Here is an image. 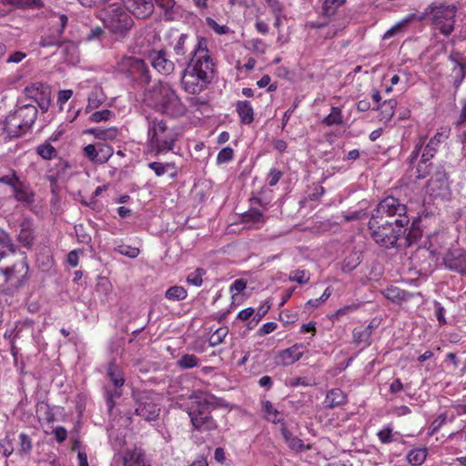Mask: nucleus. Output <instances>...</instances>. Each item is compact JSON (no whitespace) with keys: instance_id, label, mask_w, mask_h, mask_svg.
I'll list each match as a JSON object with an SVG mask.
<instances>
[{"instance_id":"obj_54","label":"nucleus","mask_w":466,"mask_h":466,"mask_svg":"<svg viewBox=\"0 0 466 466\" xmlns=\"http://www.w3.org/2000/svg\"><path fill=\"white\" fill-rule=\"evenodd\" d=\"M18 240L24 245V246H29L32 243L33 236L31 230L25 227L22 226V228L20 229V232L18 234Z\"/></svg>"},{"instance_id":"obj_30","label":"nucleus","mask_w":466,"mask_h":466,"mask_svg":"<svg viewBox=\"0 0 466 466\" xmlns=\"http://www.w3.org/2000/svg\"><path fill=\"white\" fill-rule=\"evenodd\" d=\"M322 123L328 127L341 125L343 123L342 110L338 106H332L330 113L323 118Z\"/></svg>"},{"instance_id":"obj_25","label":"nucleus","mask_w":466,"mask_h":466,"mask_svg":"<svg viewBox=\"0 0 466 466\" xmlns=\"http://www.w3.org/2000/svg\"><path fill=\"white\" fill-rule=\"evenodd\" d=\"M85 134H89L94 136L96 138L100 140H114L117 137L118 130L116 127H109V128H89L86 129Z\"/></svg>"},{"instance_id":"obj_57","label":"nucleus","mask_w":466,"mask_h":466,"mask_svg":"<svg viewBox=\"0 0 466 466\" xmlns=\"http://www.w3.org/2000/svg\"><path fill=\"white\" fill-rule=\"evenodd\" d=\"M345 2L346 0H325L323 7L327 14H333L335 10L343 5Z\"/></svg>"},{"instance_id":"obj_22","label":"nucleus","mask_w":466,"mask_h":466,"mask_svg":"<svg viewBox=\"0 0 466 466\" xmlns=\"http://www.w3.org/2000/svg\"><path fill=\"white\" fill-rule=\"evenodd\" d=\"M444 264L450 269L466 274V253L451 251L445 256Z\"/></svg>"},{"instance_id":"obj_13","label":"nucleus","mask_w":466,"mask_h":466,"mask_svg":"<svg viewBox=\"0 0 466 466\" xmlns=\"http://www.w3.org/2000/svg\"><path fill=\"white\" fill-rule=\"evenodd\" d=\"M24 95L26 99L36 103L43 111L48 109L50 104V89L48 86L41 82L32 83L25 87Z\"/></svg>"},{"instance_id":"obj_40","label":"nucleus","mask_w":466,"mask_h":466,"mask_svg":"<svg viewBox=\"0 0 466 466\" xmlns=\"http://www.w3.org/2000/svg\"><path fill=\"white\" fill-rule=\"evenodd\" d=\"M115 116L114 112L108 109H104L100 111H96L92 113L89 116V120L94 123H100L110 120Z\"/></svg>"},{"instance_id":"obj_62","label":"nucleus","mask_w":466,"mask_h":466,"mask_svg":"<svg viewBox=\"0 0 466 466\" xmlns=\"http://www.w3.org/2000/svg\"><path fill=\"white\" fill-rule=\"evenodd\" d=\"M378 438L382 443H390L392 441L391 438V429L387 427L380 431L378 433Z\"/></svg>"},{"instance_id":"obj_33","label":"nucleus","mask_w":466,"mask_h":466,"mask_svg":"<svg viewBox=\"0 0 466 466\" xmlns=\"http://www.w3.org/2000/svg\"><path fill=\"white\" fill-rule=\"evenodd\" d=\"M360 260L361 259H360V256L359 253H357V252L350 253L344 258V260L342 262V266H341L342 271L350 272V271L353 270L360 265Z\"/></svg>"},{"instance_id":"obj_35","label":"nucleus","mask_w":466,"mask_h":466,"mask_svg":"<svg viewBox=\"0 0 466 466\" xmlns=\"http://www.w3.org/2000/svg\"><path fill=\"white\" fill-rule=\"evenodd\" d=\"M244 222H250L255 226L262 225L265 222V218L262 212L258 209H250L243 215Z\"/></svg>"},{"instance_id":"obj_56","label":"nucleus","mask_w":466,"mask_h":466,"mask_svg":"<svg viewBox=\"0 0 466 466\" xmlns=\"http://www.w3.org/2000/svg\"><path fill=\"white\" fill-rule=\"evenodd\" d=\"M85 156L92 162L98 163V147L94 145H87L84 147Z\"/></svg>"},{"instance_id":"obj_48","label":"nucleus","mask_w":466,"mask_h":466,"mask_svg":"<svg viewBox=\"0 0 466 466\" xmlns=\"http://www.w3.org/2000/svg\"><path fill=\"white\" fill-rule=\"evenodd\" d=\"M234 151L230 147L222 148L217 155V163L225 164L233 159Z\"/></svg>"},{"instance_id":"obj_34","label":"nucleus","mask_w":466,"mask_h":466,"mask_svg":"<svg viewBox=\"0 0 466 466\" xmlns=\"http://www.w3.org/2000/svg\"><path fill=\"white\" fill-rule=\"evenodd\" d=\"M187 296V290L181 286H173L166 291V298L173 301L185 299Z\"/></svg>"},{"instance_id":"obj_15","label":"nucleus","mask_w":466,"mask_h":466,"mask_svg":"<svg viewBox=\"0 0 466 466\" xmlns=\"http://www.w3.org/2000/svg\"><path fill=\"white\" fill-rule=\"evenodd\" d=\"M451 127L448 126L441 127L437 129L435 135L431 137L425 146L422 155L421 163L426 164L437 153L439 147L450 137Z\"/></svg>"},{"instance_id":"obj_2","label":"nucleus","mask_w":466,"mask_h":466,"mask_svg":"<svg viewBox=\"0 0 466 466\" xmlns=\"http://www.w3.org/2000/svg\"><path fill=\"white\" fill-rule=\"evenodd\" d=\"M147 153L155 157L173 152L179 134L163 119L147 117Z\"/></svg>"},{"instance_id":"obj_10","label":"nucleus","mask_w":466,"mask_h":466,"mask_svg":"<svg viewBox=\"0 0 466 466\" xmlns=\"http://www.w3.org/2000/svg\"><path fill=\"white\" fill-rule=\"evenodd\" d=\"M157 396L152 392L144 391L136 396L137 407L135 413L145 420H154L159 415L157 403Z\"/></svg>"},{"instance_id":"obj_11","label":"nucleus","mask_w":466,"mask_h":466,"mask_svg":"<svg viewBox=\"0 0 466 466\" xmlns=\"http://www.w3.org/2000/svg\"><path fill=\"white\" fill-rule=\"evenodd\" d=\"M28 265L25 258L15 260L12 266L0 267V277L12 287L19 286L26 278Z\"/></svg>"},{"instance_id":"obj_18","label":"nucleus","mask_w":466,"mask_h":466,"mask_svg":"<svg viewBox=\"0 0 466 466\" xmlns=\"http://www.w3.org/2000/svg\"><path fill=\"white\" fill-rule=\"evenodd\" d=\"M124 466H151L145 451L138 447L127 449L122 456Z\"/></svg>"},{"instance_id":"obj_41","label":"nucleus","mask_w":466,"mask_h":466,"mask_svg":"<svg viewBox=\"0 0 466 466\" xmlns=\"http://www.w3.org/2000/svg\"><path fill=\"white\" fill-rule=\"evenodd\" d=\"M206 271L202 268H197L193 272L189 273L187 277V282L189 285L195 287H200L203 283V276Z\"/></svg>"},{"instance_id":"obj_49","label":"nucleus","mask_w":466,"mask_h":466,"mask_svg":"<svg viewBox=\"0 0 466 466\" xmlns=\"http://www.w3.org/2000/svg\"><path fill=\"white\" fill-rule=\"evenodd\" d=\"M98 163H106L113 155V148L107 145H99L98 147Z\"/></svg>"},{"instance_id":"obj_8","label":"nucleus","mask_w":466,"mask_h":466,"mask_svg":"<svg viewBox=\"0 0 466 466\" xmlns=\"http://www.w3.org/2000/svg\"><path fill=\"white\" fill-rule=\"evenodd\" d=\"M406 226H397L395 222L385 221L379 225L375 223L374 228H369L374 241L381 247L390 248L397 244L398 239L405 233Z\"/></svg>"},{"instance_id":"obj_44","label":"nucleus","mask_w":466,"mask_h":466,"mask_svg":"<svg viewBox=\"0 0 466 466\" xmlns=\"http://www.w3.org/2000/svg\"><path fill=\"white\" fill-rule=\"evenodd\" d=\"M37 154L44 159H52L56 156V149L50 144H41L36 148Z\"/></svg>"},{"instance_id":"obj_43","label":"nucleus","mask_w":466,"mask_h":466,"mask_svg":"<svg viewBox=\"0 0 466 466\" xmlns=\"http://www.w3.org/2000/svg\"><path fill=\"white\" fill-rule=\"evenodd\" d=\"M382 293L387 299L391 300L393 302L401 300L404 298L403 291L396 287H389L385 289L382 291Z\"/></svg>"},{"instance_id":"obj_7","label":"nucleus","mask_w":466,"mask_h":466,"mask_svg":"<svg viewBox=\"0 0 466 466\" xmlns=\"http://www.w3.org/2000/svg\"><path fill=\"white\" fill-rule=\"evenodd\" d=\"M187 414L194 429L210 431L217 429L218 424L210 415V406L206 400H196L187 408Z\"/></svg>"},{"instance_id":"obj_51","label":"nucleus","mask_w":466,"mask_h":466,"mask_svg":"<svg viewBox=\"0 0 466 466\" xmlns=\"http://www.w3.org/2000/svg\"><path fill=\"white\" fill-rule=\"evenodd\" d=\"M228 335L227 328L218 329L210 337L209 343L211 346H217L223 342L224 339Z\"/></svg>"},{"instance_id":"obj_14","label":"nucleus","mask_w":466,"mask_h":466,"mask_svg":"<svg viewBox=\"0 0 466 466\" xmlns=\"http://www.w3.org/2000/svg\"><path fill=\"white\" fill-rule=\"evenodd\" d=\"M117 70L134 78H147L144 61L134 56L123 57L117 63Z\"/></svg>"},{"instance_id":"obj_20","label":"nucleus","mask_w":466,"mask_h":466,"mask_svg":"<svg viewBox=\"0 0 466 466\" xmlns=\"http://www.w3.org/2000/svg\"><path fill=\"white\" fill-rule=\"evenodd\" d=\"M107 375L113 385L116 387L114 392L107 391V405L109 409H112L114 405L113 399L121 395L120 388L124 385L125 379L121 370L113 364L109 365Z\"/></svg>"},{"instance_id":"obj_6","label":"nucleus","mask_w":466,"mask_h":466,"mask_svg":"<svg viewBox=\"0 0 466 466\" xmlns=\"http://www.w3.org/2000/svg\"><path fill=\"white\" fill-rule=\"evenodd\" d=\"M384 214L388 217L397 216L398 218L394 221L397 226H408L410 222L406 206L400 203L398 198L387 197L379 203L377 208L372 213L371 218L369 221V228H374L377 219L382 218Z\"/></svg>"},{"instance_id":"obj_47","label":"nucleus","mask_w":466,"mask_h":466,"mask_svg":"<svg viewBox=\"0 0 466 466\" xmlns=\"http://www.w3.org/2000/svg\"><path fill=\"white\" fill-rule=\"evenodd\" d=\"M115 251L131 258H135L139 255V249L137 248L124 244L116 247Z\"/></svg>"},{"instance_id":"obj_24","label":"nucleus","mask_w":466,"mask_h":466,"mask_svg":"<svg viewBox=\"0 0 466 466\" xmlns=\"http://www.w3.org/2000/svg\"><path fill=\"white\" fill-rule=\"evenodd\" d=\"M148 167L154 171L157 177H162L166 173L171 171L170 177L174 178L177 177V168L173 162H150Z\"/></svg>"},{"instance_id":"obj_12","label":"nucleus","mask_w":466,"mask_h":466,"mask_svg":"<svg viewBox=\"0 0 466 466\" xmlns=\"http://www.w3.org/2000/svg\"><path fill=\"white\" fill-rule=\"evenodd\" d=\"M0 183L5 184L12 188L13 195L16 200L26 203L33 201L34 195L29 185L21 180L14 171L1 177Z\"/></svg>"},{"instance_id":"obj_45","label":"nucleus","mask_w":466,"mask_h":466,"mask_svg":"<svg viewBox=\"0 0 466 466\" xmlns=\"http://www.w3.org/2000/svg\"><path fill=\"white\" fill-rule=\"evenodd\" d=\"M417 19V15L415 14H410L406 18H404L402 21H400V23H398L397 25H395L393 27H391L390 29H389L385 35H384V38H390L391 36H393L397 32H399L400 30V28L402 26H404L405 25H407L409 22L412 21V20H415Z\"/></svg>"},{"instance_id":"obj_28","label":"nucleus","mask_w":466,"mask_h":466,"mask_svg":"<svg viewBox=\"0 0 466 466\" xmlns=\"http://www.w3.org/2000/svg\"><path fill=\"white\" fill-rule=\"evenodd\" d=\"M262 410L264 412L265 419L272 423L276 424L283 420L279 411L268 400L262 403Z\"/></svg>"},{"instance_id":"obj_19","label":"nucleus","mask_w":466,"mask_h":466,"mask_svg":"<svg viewBox=\"0 0 466 466\" xmlns=\"http://www.w3.org/2000/svg\"><path fill=\"white\" fill-rule=\"evenodd\" d=\"M123 3L127 12L138 18L149 16L154 10L152 0H123Z\"/></svg>"},{"instance_id":"obj_58","label":"nucleus","mask_w":466,"mask_h":466,"mask_svg":"<svg viewBox=\"0 0 466 466\" xmlns=\"http://www.w3.org/2000/svg\"><path fill=\"white\" fill-rule=\"evenodd\" d=\"M247 287V282L243 279H236L231 285H230V292L232 294V298L234 299L235 296L241 293Z\"/></svg>"},{"instance_id":"obj_64","label":"nucleus","mask_w":466,"mask_h":466,"mask_svg":"<svg viewBox=\"0 0 466 466\" xmlns=\"http://www.w3.org/2000/svg\"><path fill=\"white\" fill-rule=\"evenodd\" d=\"M104 31L100 26H96L89 30V32L86 35V39L87 41H93L96 39H100V37L103 35Z\"/></svg>"},{"instance_id":"obj_3","label":"nucleus","mask_w":466,"mask_h":466,"mask_svg":"<svg viewBox=\"0 0 466 466\" xmlns=\"http://www.w3.org/2000/svg\"><path fill=\"white\" fill-rule=\"evenodd\" d=\"M145 102L156 111L172 117L183 116L187 106L176 90L167 83L159 82L145 94Z\"/></svg>"},{"instance_id":"obj_52","label":"nucleus","mask_w":466,"mask_h":466,"mask_svg":"<svg viewBox=\"0 0 466 466\" xmlns=\"http://www.w3.org/2000/svg\"><path fill=\"white\" fill-rule=\"evenodd\" d=\"M331 296V290H330V288H327L323 294L318 298V299H309L306 306L307 307H310V308H318L319 307L322 303H324L326 300H328V299Z\"/></svg>"},{"instance_id":"obj_50","label":"nucleus","mask_w":466,"mask_h":466,"mask_svg":"<svg viewBox=\"0 0 466 466\" xmlns=\"http://www.w3.org/2000/svg\"><path fill=\"white\" fill-rule=\"evenodd\" d=\"M289 279L299 284H305L309 280V274L303 269H297L290 273Z\"/></svg>"},{"instance_id":"obj_31","label":"nucleus","mask_w":466,"mask_h":466,"mask_svg":"<svg viewBox=\"0 0 466 466\" xmlns=\"http://www.w3.org/2000/svg\"><path fill=\"white\" fill-rule=\"evenodd\" d=\"M60 53L66 56V61L75 63L77 58V48L73 42L59 45Z\"/></svg>"},{"instance_id":"obj_21","label":"nucleus","mask_w":466,"mask_h":466,"mask_svg":"<svg viewBox=\"0 0 466 466\" xmlns=\"http://www.w3.org/2000/svg\"><path fill=\"white\" fill-rule=\"evenodd\" d=\"M77 88L82 90L86 88H91V92L87 96V102H89V107H98L106 100V96L102 91V88L96 84L86 80L78 84Z\"/></svg>"},{"instance_id":"obj_32","label":"nucleus","mask_w":466,"mask_h":466,"mask_svg":"<svg viewBox=\"0 0 466 466\" xmlns=\"http://www.w3.org/2000/svg\"><path fill=\"white\" fill-rule=\"evenodd\" d=\"M55 19L57 20V23L59 24V27L56 29V32H57V36L54 39H42L41 41V45L43 46H52V45H58L59 44V36L64 29V27L66 26V23H67V17L66 15H58L57 16H55L54 17Z\"/></svg>"},{"instance_id":"obj_9","label":"nucleus","mask_w":466,"mask_h":466,"mask_svg":"<svg viewBox=\"0 0 466 466\" xmlns=\"http://www.w3.org/2000/svg\"><path fill=\"white\" fill-rule=\"evenodd\" d=\"M426 193L433 199H448L451 196L447 173L442 167L438 168L429 179Z\"/></svg>"},{"instance_id":"obj_63","label":"nucleus","mask_w":466,"mask_h":466,"mask_svg":"<svg viewBox=\"0 0 466 466\" xmlns=\"http://www.w3.org/2000/svg\"><path fill=\"white\" fill-rule=\"evenodd\" d=\"M73 91L71 89L61 90L58 93L57 102L62 106L72 97Z\"/></svg>"},{"instance_id":"obj_17","label":"nucleus","mask_w":466,"mask_h":466,"mask_svg":"<svg viewBox=\"0 0 466 466\" xmlns=\"http://www.w3.org/2000/svg\"><path fill=\"white\" fill-rule=\"evenodd\" d=\"M305 351L306 346L302 343H297L279 352L277 356L278 363L283 366H289L298 361Z\"/></svg>"},{"instance_id":"obj_37","label":"nucleus","mask_w":466,"mask_h":466,"mask_svg":"<svg viewBox=\"0 0 466 466\" xmlns=\"http://www.w3.org/2000/svg\"><path fill=\"white\" fill-rule=\"evenodd\" d=\"M454 76V86L459 87L466 75V63L462 61L455 60V66L453 67Z\"/></svg>"},{"instance_id":"obj_23","label":"nucleus","mask_w":466,"mask_h":466,"mask_svg":"<svg viewBox=\"0 0 466 466\" xmlns=\"http://www.w3.org/2000/svg\"><path fill=\"white\" fill-rule=\"evenodd\" d=\"M236 111L243 125H249L254 120V110L248 101H238L236 104Z\"/></svg>"},{"instance_id":"obj_26","label":"nucleus","mask_w":466,"mask_h":466,"mask_svg":"<svg viewBox=\"0 0 466 466\" xmlns=\"http://www.w3.org/2000/svg\"><path fill=\"white\" fill-rule=\"evenodd\" d=\"M345 401V393L339 389H332L326 395L325 405L328 408H335L342 405Z\"/></svg>"},{"instance_id":"obj_53","label":"nucleus","mask_w":466,"mask_h":466,"mask_svg":"<svg viewBox=\"0 0 466 466\" xmlns=\"http://www.w3.org/2000/svg\"><path fill=\"white\" fill-rule=\"evenodd\" d=\"M426 139H427V136H420L418 137L416 145L409 157L410 163H413L418 158L420 152L425 144Z\"/></svg>"},{"instance_id":"obj_29","label":"nucleus","mask_w":466,"mask_h":466,"mask_svg":"<svg viewBox=\"0 0 466 466\" xmlns=\"http://www.w3.org/2000/svg\"><path fill=\"white\" fill-rule=\"evenodd\" d=\"M280 431H281V435H282L283 439L285 440V441L287 442V444L289 445V447L291 450L296 451L303 450V448H304L303 441L300 439H299L298 437L293 436L291 434V432L286 427H282Z\"/></svg>"},{"instance_id":"obj_38","label":"nucleus","mask_w":466,"mask_h":466,"mask_svg":"<svg viewBox=\"0 0 466 466\" xmlns=\"http://www.w3.org/2000/svg\"><path fill=\"white\" fill-rule=\"evenodd\" d=\"M177 363L183 370L191 369L198 365V359L194 354H184Z\"/></svg>"},{"instance_id":"obj_27","label":"nucleus","mask_w":466,"mask_h":466,"mask_svg":"<svg viewBox=\"0 0 466 466\" xmlns=\"http://www.w3.org/2000/svg\"><path fill=\"white\" fill-rule=\"evenodd\" d=\"M428 455V450L426 448H416L410 451L406 456L408 462L412 466L421 465Z\"/></svg>"},{"instance_id":"obj_61","label":"nucleus","mask_w":466,"mask_h":466,"mask_svg":"<svg viewBox=\"0 0 466 466\" xmlns=\"http://www.w3.org/2000/svg\"><path fill=\"white\" fill-rule=\"evenodd\" d=\"M277 328L278 324L276 322H267L259 328L258 333L259 336H265L267 334L273 332Z\"/></svg>"},{"instance_id":"obj_42","label":"nucleus","mask_w":466,"mask_h":466,"mask_svg":"<svg viewBox=\"0 0 466 466\" xmlns=\"http://www.w3.org/2000/svg\"><path fill=\"white\" fill-rule=\"evenodd\" d=\"M5 4L17 8L36 7L41 5V0H3Z\"/></svg>"},{"instance_id":"obj_39","label":"nucleus","mask_w":466,"mask_h":466,"mask_svg":"<svg viewBox=\"0 0 466 466\" xmlns=\"http://www.w3.org/2000/svg\"><path fill=\"white\" fill-rule=\"evenodd\" d=\"M447 15L450 17V19L447 20V22L440 26L441 32L445 35H449L453 31V17L455 15V7H448L446 9Z\"/></svg>"},{"instance_id":"obj_36","label":"nucleus","mask_w":466,"mask_h":466,"mask_svg":"<svg viewBox=\"0 0 466 466\" xmlns=\"http://www.w3.org/2000/svg\"><path fill=\"white\" fill-rule=\"evenodd\" d=\"M371 335L370 326L366 327L363 329H354L353 338L354 341L358 344L369 345Z\"/></svg>"},{"instance_id":"obj_1","label":"nucleus","mask_w":466,"mask_h":466,"mask_svg":"<svg viewBox=\"0 0 466 466\" xmlns=\"http://www.w3.org/2000/svg\"><path fill=\"white\" fill-rule=\"evenodd\" d=\"M214 63L208 48V41L198 37L192 51V57L181 76L182 88L189 94L201 93L211 82Z\"/></svg>"},{"instance_id":"obj_55","label":"nucleus","mask_w":466,"mask_h":466,"mask_svg":"<svg viewBox=\"0 0 466 466\" xmlns=\"http://www.w3.org/2000/svg\"><path fill=\"white\" fill-rule=\"evenodd\" d=\"M187 35L186 34H181L176 43V45L174 46V51L176 53V55L177 56H184L185 53H186V42H187Z\"/></svg>"},{"instance_id":"obj_59","label":"nucleus","mask_w":466,"mask_h":466,"mask_svg":"<svg viewBox=\"0 0 466 466\" xmlns=\"http://www.w3.org/2000/svg\"><path fill=\"white\" fill-rule=\"evenodd\" d=\"M448 416L446 413H441L431 424V433L437 432L441 427L447 421Z\"/></svg>"},{"instance_id":"obj_5","label":"nucleus","mask_w":466,"mask_h":466,"mask_svg":"<svg viewBox=\"0 0 466 466\" xmlns=\"http://www.w3.org/2000/svg\"><path fill=\"white\" fill-rule=\"evenodd\" d=\"M97 17L116 37H124L133 26V19L121 4L114 3L101 9Z\"/></svg>"},{"instance_id":"obj_46","label":"nucleus","mask_w":466,"mask_h":466,"mask_svg":"<svg viewBox=\"0 0 466 466\" xmlns=\"http://www.w3.org/2000/svg\"><path fill=\"white\" fill-rule=\"evenodd\" d=\"M207 25L212 29L217 35H222L229 33V27L226 25L218 24L213 18L207 17L206 18Z\"/></svg>"},{"instance_id":"obj_16","label":"nucleus","mask_w":466,"mask_h":466,"mask_svg":"<svg viewBox=\"0 0 466 466\" xmlns=\"http://www.w3.org/2000/svg\"><path fill=\"white\" fill-rule=\"evenodd\" d=\"M149 59L152 66L160 74L168 76L174 69V63L167 57V54L163 51H153L149 54Z\"/></svg>"},{"instance_id":"obj_4","label":"nucleus","mask_w":466,"mask_h":466,"mask_svg":"<svg viewBox=\"0 0 466 466\" xmlns=\"http://www.w3.org/2000/svg\"><path fill=\"white\" fill-rule=\"evenodd\" d=\"M37 107L32 103H25L22 98L17 101L16 108L5 121L0 120V129H5V138L18 137L29 131L36 120Z\"/></svg>"},{"instance_id":"obj_60","label":"nucleus","mask_w":466,"mask_h":466,"mask_svg":"<svg viewBox=\"0 0 466 466\" xmlns=\"http://www.w3.org/2000/svg\"><path fill=\"white\" fill-rule=\"evenodd\" d=\"M281 177H282V173L279 170H278L276 168H271L268 175V185L270 187L277 185L278 182L279 181V179L281 178Z\"/></svg>"}]
</instances>
